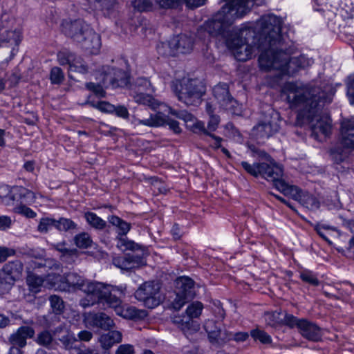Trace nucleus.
<instances>
[{"label": "nucleus", "instance_id": "obj_1", "mask_svg": "<svg viewBox=\"0 0 354 354\" xmlns=\"http://www.w3.org/2000/svg\"><path fill=\"white\" fill-rule=\"evenodd\" d=\"M292 109H296L297 122L302 125L309 124L313 136L318 140L328 136L331 131V120L321 114L319 88H310L295 82H287L283 88Z\"/></svg>", "mask_w": 354, "mask_h": 354}, {"label": "nucleus", "instance_id": "obj_2", "mask_svg": "<svg viewBox=\"0 0 354 354\" xmlns=\"http://www.w3.org/2000/svg\"><path fill=\"white\" fill-rule=\"evenodd\" d=\"M282 20L273 14L265 15L261 17L257 25L261 28L262 35L268 42L269 48L261 53L259 64L265 71H279L280 75H292L297 69L305 68L312 62L305 55L290 57L283 51L275 50L273 46L280 39Z\"/></svg>", "mask_w": 354, "mask_h": 354}, {"label": "nucleus", "instance_id": "obj_3", "mask_svg": "<svg viewBox=\"0 0 354 354\" xmlns=\"http://www.w3.org/2000/svg\"><path fill=\"white\" fill-rule=\"evenodd\" d=\"M268 162H255L250 164L246 161L241 162L244 170L254 177L261 176L268 181L273 183L274 187L286 196L298 201L304 207L310 210H316L319 207V202L316 197L302 192L297 187L290 185L281 179L283 174V168L277 165L273 159L264 151L259 153Z\"/></svg>", "mask_w": 354, "mask_h": 354}, {"label": "nucleus", "instance_id": "obj_4", "mask_svg": "<svg viewBox=\"0 0 354 354\" xmlns=\"http://www.w3.org/2000/svg\"><path fill=\"white\" fill-rule=\"evenodd\" d=\"M84 292L86 297L80 300V304L84 308L99 303L114 308L118 315L125 318L133 319L138 315V310L134 307H127L126 309L121 307L120 297L124 294L122 288L88 281Z\"/></svg>", "mask_w": 354, "mask_h": 354}, {"label": "nucleus", "instance_id": "obj_5", "mask_svg": "<svg viewBox=\"0 0 354 354\" xmlns=\"http://www.w3.org/2000/svg\"><path fill=\"white\" fill-rule=\"evenodd\" d=\"M225 4L221 8L214 19L205 22L197 30V37L204 41L211 36L220 33L225 25L233 20L243 17L254 5V0H224Z\"/></svg>", "mask_w": 354, "mask_h": 354}, {"label": "nucleus", "instance_id": "obj_6", "mask_svg": "<svg viewBox=\"0 0 354 354\" xmlns=\"http://www.w3.org/2000/svg\"><path fill=\"white\" fill-rule=\"evenodd\" d=\"M260 20L261 19L257 21L254 30L248 27L233 29L230 37L226 39L227 47L238 61L245 62L252 57L256 48L250 45L248 41L250 38H254V30L258 32L256 35L258 39L263 40L265 43L259 46L261 49H264L261 53L269 48L268 42L266 41L265 36L262 35L261 28L257 25Z\"/></svg>", "mask_w": 354, "mask_h": 354}, {"label": "nucleus", "instance_id": "obj_7", "mask_svg": "<svg viewBox=\"0 0 354 354\" xmlns=\"http://www.w3.org/2000/svg\"><path fill=\"white\" fill-rule=\"evenodd\" d=\"M135 100L137 102L148 105L153 109H158L156 114L151 115L147 119L136 120V124H142L150 127H156L167 124L174 133H178L181 131L178 122L170 119L168 115H167V113H171L180 118L179 116H181L182 113L178 115L177 112L176 111H173L171 107L164 103L159 102L149 95L140 93L135 97Z\"/></svg>", "mask_w": 354, "mask_h": 354}, {"label": "nucleus", "instance_id": "obj_8", "mask_svg": "<svg viewBox=\"0 0 354 354\" xmlns=\"http://www.w3.org/2000/svg\"><path fill=\"white\" fill-rule=\"evenodd\" d=\"M171 88L180 101L187 105H197L205 93L203 84L198 80L183 78L172 82Z\"/></svg>", "mask_w": 354, "mask_h": 354}, {"label": "nucleus", "instance_id": "obj_9", "mask_svg": "<svg viewBox=\"0 0 354 354\" xmlns=\"http://www.w3.org/2000/svg\"><path fill=\"white\" fill-rule=\"evenodd\" d=\"M46 281L47 286L55 290L71 291L78 289L84 292L88 280L76 273H68L62 277L58 273L51 272L48 274Z\"/></svg>", "mask_w": 354, "mask_h": 354}, {"label": "nucleus", "instance_id": "obj_10", "mask_svg": "<svg viewBox=\"0 0 354 354\" xmlns=\"http://www.w3.org/2000/svg\"><path fill=\"white\" fill-rule=\"evenodd\" d=\"M203 308L202 303L195 301L187 306V316H175L174 317L173 322L178 326L187 338L199 330L200 324L196 321H194L193 318L198 317L202 313Z\"/></svg>", "mask_w": 354, "mask_h": 354}, {"label": "nucleus", "instance_id": "obj_11", "mask_svg": "<svg viewBox=\"0 0 354 354\" xmlns=\"http://www.w3.org/2000/svg\"><path fill=\"white\" fill-rule=\"evenodd\" d=\"M22 39V27L19 20L8 14H3L0 22V41L19 45Z\"/></svg>", "mask_w": 354, "mask_h": 354}, {"label": "nucleus", "instance_id": "obj_12", "mask_svg": "<svg viewBox=\"0 0 354 354\" xmlns=\"http://www.w3.org/2000/svg\"><path fill=\"white\" fill-rule=\"evenodd\" d=\"M23 270V264L19 260L9 261L2 267L0 270V295L10 290L15 283L21 277Z\"/></svg>", "mask_w": 354, "mask_h": 354}, {"label": "nucleus", "instance_id": "obj_13", "mask_svg": "<svg viewBox=\"0 0 354 354\" xmlns=\"http://www.w3.org/2000/svg\"><path fill=\"white\" fill-rule=\"evenodd\" d=\"M160 286L158 283L147 281L142 284L135 292V297L143 303L149 308L158 306L162 300L160 293Z\"/></svg>", "mask_w": 354, "mask_h": 354}, {"label": "nucleus", "instance_id": "obj_14", "mask_svg": "<svg viewBox=\"0 0 354 354\" xmlns=\"http://www.w3.org/2000/svg\"><path fill=\"white\" fill-rule=\"evenodd\" d=\"M176 284L178 291L173 303V306L175 309L179 310L184 306L187 300L193 298L194 292L192 289L194 282L191 278L183 276L177 279Z\"/></svg>", "mask_w": 354, "mask_h": 354}, {"label": "nucleus", "instance_id": "obj_15", "mask_svg": "<svg viewBox=\"0 0 354 354\" xmlns=\"http://www.w3.org/2000/svg\"><path fill=\"white\" fill-rule=\"evenodd\" d=\"M289 324L292 326H296L300 334L308 340L317 342L322 337L320 328L306 319H299L295 317L291 316L290 317Z\"/></svg>", "mask_w": 354, "mask_h": 354}, {"label": "nucleus", "instance_id": "obj_16", "mask_svg": "<svg viewBox=\"0 0 354 354\" xmlns=\"http://www.w3.org/2000/svg\"><path fill=\"white\" fill-rule=\"evenodd\" d=\"M101 75H103L102 82L104 86L110 85L112 88L124 87L129 82V75L125 71L109 66L102 68Z\"/></svg>", "mask_w": 354, "mask_h": 354}, {"label": "nucleus", "instance_id": "obj_17", "mask_svg": "<svg viewBox=\"0 0 354 354\" xmlns=\"http://www.w3.org/2000/svg\"><path fill=\"white\" fill-rule=\"evenodd\" d=\"M89 27L87 24L80 19L73 21L64 20L62 24V32L67 37L78 42L82 40L83 35Z\"/></svg>", "mask_w": 354, "mask_h": 354}, {"label": "nucleus", "instance_id": "obj_18", "mask_svg": "<svg viewBox=\"0 0 354 354\" xmlns=\"http://www.w3.org/2000/svg\"><path fill=\"white\" fill-rule=\"evenodd\" d=\"M82 48L91 54H97L101 48V39L92 28L89 27L83 35L82 40L78 41Z\"/></svg>", "mask_w": 354, "mask_h": 354}, {"label": "nucleus", "instance_id": "obj_19", "mask_svg": "<svg viewBox=\"0 0 354 354\" xmlns=\"http://www.w3.org/2000/svg\"><path fill=\"white\" fill-rule=\"evenodd\" d=\"M95 10L101 12L106 17H114L117 14L116 0H86Z\"/></svg>", "mask_w": 354, "mask_h": 354}, {"label": "nucleus", "instance_id": "obj_20", "mask_svg": "<svg viewBox=\"0 0 354 354\" xmlns=\"http://www.w3.org/2000/svg\"><path fill=\"white\" fill-rule=\"evenodd\" d=\"M341 144L346 149L354 150V120H344L342 122Z\"/></svg>", "mask_w": 354, "mask_h": 354}, {"label": "nucleus", "instance_id": "obj_21", "mask_svg": "<svg viewBox=\"0 0 354 354\" xmlns=\"http://www.w3.org/2000/svg\"><path fill=\"white\" fill-rule=\"evenodd\" d=\"M86 324L109 330L114 326L113 319L104 313H90L85 317Z\"/></svg>", "mask_w": 354, "mask_h": 354}, {"label": "nucleus", "instance_id": "obj_22", "mask_svg": "<svg viewBox=\"0 0 354 354\" xmlns=\"http://www.w3.org/2000/svg\"><path fill=\"white\" fill-rule=\"evenodd\" d=\"M279 130V125L271 122L259 123L252 129V134L257 139L268 138Z\"/></svg>", "mask_w": 354, "mask_h": 354}, {"label": "nucleus", "instance_id": "obj_23", "mask_svg": "<svg viewBox=\"0 0 354 354\" xmlns=\"http://www.w3.org/2000/svg\"><path fill=\"white\" fill-rule=\"evenodd\" d=\"M113 264L122 270H130L145 264L142 257L135 255H127L113 259Z\"/></svg>", "mask_w": 354, "mask_h": 354}, {"label": "nucleus", "instance_id": "obj_24", "mask_svg": "<svg viewBox=\"0 0 354 354\" xmlns=\"http://www.w3.org/2000/svg\"><path fill=\"white\" fill-rule=\"evenodd\" d=\"M169 46L178 53H187L191 51L193 46L192 39L187 35L174 37L169 41Z\"/></svg>", "mask_w": 354, "mask_h": 354}, {"label": "nucleus", "instance_id": "obj_25", "mask_svg": "<svg viewBox=\"0 0 354 354\" xmlns=\"http://www.w3.org/2000/svg\"><path fill=\"white\" fill-rule=\"evenodd\" d=\"M34 335L35 331L31 327L21 326L11 335L10 342L13 346L22 348L26 344L27 338H31Z\"/></svg>", "mask_w": 354, "mask_h": 354}, {"label": "nucleus", "instance_id": "obj_26", "mask_svg": "<svg viewBox=\"0 0 354 354\" xmlns=\"http://www.w3.org/2000/svg\"><path fill=\"white\" fill-rule=\"evenodd\" d=\"M204 328L208 335L209 341L212 344H221L223 343L225 333H222L221 328L216 326L212 319L205 322Z\"/></svg>", "mask_w": 354, "mask_h": 354}, {"label": "nucleus", "instance_id": "obj_27", "mask_svg": "<svg viewBox=\"0 0 354 354\" xmlns=\"http://www.w3.org/2000/svg\"><path fill=\"white\" fill-rule=\"evenodd\" d=\"M36 198L35 194L21 186H17L12 187V195L10 196V199L20 200L21 203H24L28 205H31L35 203Z\"/></svg>", "mask_w": 354, "mask_h": 354}, {"label": "nucleus", "instance_id": "obj_28", "mask_svg": "<svg viewBox=\"0 0 354 354\" xmlns=\"http://www.w3.org/2000/svg\"><path fill=\"white\" fill-rule=\"evenodd\" d=\"M179 117L185 121L187 128L194 133L207 135V130L205 127L204 122L198 120L192 114L183 112L181 116Z\"/></svg>", "mask_w": 354, "mask_h": 354}, {"label": "nucleus", "instance_id": "obj_29", "mask_svg": "<svg viewBox=\"0 0 354 354\" xmlns=\"http://www.w3.org/2000/svg\"><path fill=\"white\" fill-rule=\"evenodd\" d=\"M48 276V274L44 279L36 272H28L26 277V283L28 286L29 290L32 292L37 293L40 292L41 288L43 285L45 287L49 288L46 284V279Z\"/></svg>", "mask_w": 354, "mask_h": 354}, {"label": "nucleus", "instance_id": "obj_30", "mask_svg": "<svg viewBox=\"0 0 354 354\" xmlns=\"http://www.w3.org/2000/svg\"><path fill=\"white\" fill-rule=\"evenodd\" d=\"M122 340V333L117 330H111L107 333L103 334L100 337L101 346L104 349H109L115 343Z\"/></svg>", "mask_w": 354, "mask_h": 354}, {"label": "nucleus", "instance_id": "obj_31", "mask_svg": "<svg viewBox=\"0 0 354 354\" xmlns=\"http://www.w3.org/2000/svg\"><path fill=\"white\" fill-rule=\"evenodd\" d=\"M160 8L168 9L171 8L179 0H154ZM207 0H185L187 6L196 8L203 6Z\"/></svg>", "mask_w": 354, "mask_h": 354}, {"label": "nucleus", "instance_id": "obj_32", "mask_svg": "<svg viewBox=\"0 0 354 354\" xmlns=\"http://www.w3.org/2000/svg\"><path fill=\"white\" fill-rule=\"evenodd\" d=\"M213 94L217 104L221 107L227 101V98L230 97L228 88L225 84H219L213 88Z\"/></svg>", "mask_w": 354, "mask_h": 354}, {"label": "nucleus", "instance_id": "obj_33", "mask_svg": "<svg viewBox=\"0 0 354 354\" xmlns=\"http://www.w3.org/2000/svg\"><path fill=\"white\" fill-rule=\"evenodd\" d=\"M86 103L103 113H113L115 110L114 105L106 101L95 100L93 95L88 97Z\"/></svg>", "mask_w": 354, "mask_h": 354}, {"label": "nucleus", "instance_id": "obj_34", "mask_svg": "<svg viewBox=\"0 0 354 354\" xmlns=\"http://www.w3.org/2000/svg\"><path fill=\"white\" fill-rule=\"evenodd\" d=\"M109 221L114 226L118 227L119 235H126L130 230V224L116 216H111L109 218Z\"/></svg>", "mask_w": 354, "mask_h": 354}, {"label": "nucleus", "instance_id": "obj_35", "mask_svg": "<svg viewBox=\"0 0 354 354\" xmlns=\"http://www.w3.org/2000/svg\"><path fill=\"white\" fill-rule=\"evenodd\" d=\"M84 218L87 223L93 227L102 230L106 226V221L102 220L100 217H99L96 214L87 212L84 213Z\"/></svg>", "mask_w": 354, "mask_h": 354}, {"label": "nucleus", "instance_id": "obj_36", "mask_svg": "<svg viewBox=\"0 0 354 354\" xmlns=\"http://www.w3.org/2000/svg\"><path fill=\"white\" fill-rule=\"evenodd\" d=\"M100 75V77H99V79L100 80L101 84H95L93 82H89L86 84V87L88 90L93 92V95L95 97L98 98H102L105 97L106 92L102 86V85H104L102 82L103 75H101V74Z\"/></svg>", "mask_w": 354, "mask_h": 354}, {"label": "nucleus", "instance_id": "obj_37", "mask_svg": "<svg viewBox=\"0 0 354 354\" xmlns=\"http://www.w3.org/2000/svg\"><path fill=\"white\" fill-rule=\"evenodd\" d=\"M222 108L227 110L232 114L237 115H241L242 111L241 105L232 97L227 98V101L223 104Z\"/></svg>", "mask_w": 354, "mask_h": 354}, {"label": "nucleus", "instance_id": "obj_38", "mask_svg": "<svg viewBox=\"0 0 354 354\" xmlns=\"http://www.w3.org/2000/svg\"><path fill=\"white\" fill-rule=\"evenodd\" d=\"M12 195V187L10 188L6 185H0V203H4L6 205H10L13 200L10 199Z\"/></svg>", "mask_w": 354, "mask_h": 354}, {"label": "nucleus", "instance_id": "obj_39", "mask_svg": "<svg viewBox=\"0 0 354 354\" xmlns=\"http://www.w3.org/2000/svg\"><path fill=\"white\" fill-rule=\"evenodd\" d=\"M75 60L73 61L69 66L70 71L78 72L80 73H86L88 71V67L85 65L82 59L75 55Z\"/></svg>", "mask_w": 354, "mask_h": 354}, {"label": "nucleus", "instance_id": "obj_40", "mask_svg": "<svg viewBox=\"0 0 354 354\" xmlns=\"http://www.w3.org/2000/svg\"><path fill=\"white\" fill-rule=\"evenodd\" d=\"M250 335L254 340H259L262 344H270L272 342L271 337L265 331L259 329L252 330Z\"/></svg>", "mask_w": 354, "mask_h": 354}, {"label": "nucleus", "instance_id": "obj_41", "mask_svg": "<svg viewBox=\"0 0 354 354\" xmlns=\"http://www.w3.org/2000/svg\"><path fill=\"white\" fill-rule=\"evenodd\" d=\"M57 59L61 65L68 64L69 66L73 61H75V55L67 50L59 52L57 54Z\"/></svg>", "mask_w": 354, "mask_h": 354}, {"label": "nucleus", "instance_id": "obj_42", "mask_svg": "<svg viewBox=\"0 0 354 354\" xmlns=\"http://www.w3.org/2000/svg\"><path fill=\"white\" fill-rule=\"evenodd\" d=\"M75 227V223L70 219L61 218L59 220H55V228L60 231H66Z\"/></svg>", "mask_w": 354, "mask_h": 354}, {"label": "nucleus", "instance_id": "obj_43", "mask_svg": "<svg viewBox=\"0 0 354 354\" xmlns=\"http://www.w3.org/2000/svg\"><path fill=\"white\" fill-rule=\"evenodd\" d=\"M300 278L306 283H308L313 286H318L319 280L317 276L310 270H304L300 272Z\"/></svg>", "mask_w": 354, "mask_h": 354}, {"label": "nucleus", "instance_id": "obj_44", "mask_svg": "<svg viewBox=\"0 0 354 354\" xmlns=\"http://www.w3.org/2000/svg\"><path fill=\"white\" fill-rule=\"evenodd\" d=\"M133 6L140 12L150 11L153 9V3L151 0H133Z\"/></svg>", "mask_w": 354, "mask_h": 354}, {"label": "nucleus", "instance_id": "obj_45", "mask_svg": "<svg viewBox=\"0 0 354 354\" xmlns=\"http://www.w3.org/2000/svg\"><path fill=\"white\" fill-rule=\"evenodd\" d=\"M75 242L77 247L87 248L91 245L92 241L88 234L82 233L75 236Z\"/></svg>", "mask_w": 354, "mask_h": 354}, {"label": "nucleus", "instance_id": "obj_46", "mask_svg": "<svg viewBox=\"0 0 354 354\" xmlns=\"http://www.w3.org/2000/svg\"><path fill=\"white\" fill-rule=\"evenodd\" d=\"M53 227H55V219L51 218H44L41 219L38 225V230L40 232H47Z\"/></svg>", "mask_w": 354, "mask_h": 354}, {"label": "nucleus", "instance_id": "obj_47", "mask_svg": "<svg viewBox=\"0 0 354 354\" xmlns=\"http://www.w3.org/2000/svg\"><path fill=\"white\" fill-rule=\"evenodd\" d=\"M248 333L246 332H238L236 333H225L223 342L231 339H234L236 342H244L248 339Z\"/></svg>", "mask_w": 354, "mask_h": 354}, {"label": "nucleus", "instance_id": "obj_48", "mask_svg": "<svg viewBox=\"0 0 354 354\" xmlns=\"http://www.w3.org/2000/svg\"><path fill=\"white\" fill-rule=\"evenodd\" d=\"M50 303L53 311L59 314L64 309V302L62 299L56 295H52L50 297Z\"/></svg>", "mask_w": 354, "mask_h": 354}, {"label": "nucleus", "instance_id": "obj_49", "mask_svg": "<svg viewBox=\"0 0 354 354\" xmlns=\"http://www.w3.org/2000/svg\"><path fill=\"white\" fill-rule=\"evenodd\" d=\"M117 245L121 250H135L138 248V244L124 238H120L118 242Z\"/></svg>", "mask_w": 354, "mask_h": 354}, {"label": "nucleus", "instance_id": "obj_50", "mask_svg": "<svg viewBox=\"0 0 354 354\" xmlns=\"http://www.w3.org/2000/svg\"><path fill=\"white\" fill-rule=\"evenodd\" d=\"M14 212L15 213L24 215L27 218H34L37 215L36 213L32 209L21 204L17 205L14 208Z\"/></svg>", "mask_w": 354, "mask_h": 354}, {"label": "nucleus", "instance_id": "obj_51", "mask_svg": "<svg viewBox=\"0 0 354 354\" xmlns=\"http://www.w3.org/2000/svg\"><path fill=\"white\" fill-rule=\"evenodd\" d=\"M50 81L53 84H60L64 80V74L61 68L59 67H54L51 69Z\"/></svg>", "mask_w": 354, "mask_h": 354}, {"label": "nucleus", "instance_id": "obj_52", "mask_svg": "<svg viewBox=\"0 0 354 354\" xmlns=\"http://www.w3.org/2000/svg\"><path fill=\"white\" fill-rule=\"evenodd\" d=\"M53 340V336L51 333L48 330L41 332L37 338V342L41 345H48Z\"/></svg>", "mask_w": 354, "mask_h": 354}, {"label": "nucleus", "instance_id": "obj_53", "mask_svg": "<svg viewBox=\"0 0 354 354\" xmlns=\"http://www.w3.org/2000/svg\"><path fill=\"white\" fill-rule=\"evenodd\" d=\"M220 122V119L218 115H209V120L207 124V135L211 134L210 132H213L216 130L218 125Z\"/></svg>", "mask_w": 354, "mask_h": 354}, {"label": "nucleus", "instance_id": "obj_54", "mask_svg": "<svg viewBox=\"0 0 354 354\" xmlns=\"http://www.w3.org/2000/svg\"><path fill=\"white\" fill-rule=\"evenodd\" d=\"M335 230V227H330L329 225H319L316 227V231L317 234L323 238L325 241H326L328 243L331 244V241L327 238V236L325 233V231L327 230Z\"/></svg>", "mask_w": 354, "mask_h": 354}, {"label": "nucleus", "instance_id": "obj_55", "mask_svg": "<svg viewBox=\"0 0 354 354\" xmlns=\"http://www.w3.org/2000/svg\"><path fill=\"white\" fill-rule=\"evenodd\" d=\"M13 220L6 215L0 216V230H6L12 226Z\"/></svg>", "mask_w": 354, "mask_h": 354}, {"label": "nucleus", "instance_id": "obj_56", "mask_svg": "<svg viewBox=\"0 0 354 354\" xmlns=\"http://www.w3.org/2000/svg\"><path fill=\"white\" fill-rule=\"evenodd\" d=\"M113 113H115L118 117L123 119H127L129 115V111L127 107L122 105L115 106Z\"/></svg>", "mask_w": 354, "mask_h": 354}, {"label": "nucleus", "instance_id": "obj_57", "mask_svg": "<svg viewBox=\"0 0 354 354\" xmlns=\"http://www.w3.org/2000/svg\"><path fill=\"white\" fill-rule=\"evenodd\" d=\"M14 254V250L0 246V262L5 261L9 257Z\"/></svg>", "mask_w": 354, "mask_h": 354}, {"label": "nucleus", "instance_id": "obj_58", "mask_svg": "<svg viewBox=\"0 0 354 354\" xmlns=\"http://www.w3.org/2000/svg\"><path fill=\"white\" fill-rule=\"evenodd\" d=\"M134 348L131 344H122L120 345L115 354H134Z\"/></svg>", "mask_w": 354, "mask_h": 354}, {"label": "nucleus", "instance_id": "obj_59", "mask_svg": "<svg viewBox=\"0 0 354 354\" xmlns=\"http://www.w3.org/2000/svg\"><path fill=\"white\" fill-rule=\"evenodd\" d=\"M347 95L351 104H354V80H350L347 84Z\"/></svg>", "mask_w": 354, "mask_h": 354}, {"label": "nucleus", "instance_id": "obj_60", "mask_svg": "<svg viewBox=\"0 0 354 354\" xmlns=\"http://www.w3.org/2000/svg\"><path fill=\"white\" fill-rule=\"evenodd\" d=\"M92 333L87 330H82L78 333V337L82 341L88 342L92 338Z\"/></svg>", "mask_w": 354, "mask_h": 354}, {"label": "nucleus", "instance_id": "obj_61", "mask_svg": "<svg viewBox=\"0 0 354 354\" xmlns=\"http://www.w3.org/2000/svg\"><path fill=\"white\" fill-rule=\"evenodd\" d=\"M171 232L174 239H179L181 236L180 230L178 225H174Z\"/></svg>", "mask_w": 354, "mask_h": 354}, {"label": "nucleus", "instance_id": "obj_62", "mask_svg": "<svg viewBox=\"0 0 354 354\" xmlns=\"http://www.w3.org/2000/svg\"><path fill=\"white\" fill-rule=\"evenodd\" d=\"M76 354H98L95 351L89 348H75Z\"/></svg>", "mask_w": 354, "mask_h": 354}, {"label": "nucleus", "instance_id": "obj_63", "mask_svg": "<svg viewBox=\"0 0 354 354\" xmlns=\"http://www.w3.org/2000/svg\"><path fill=\"white\" fill-rule=\"evenodd\" d=\"M24 168L29 172H32L35 169V163L32 161L26 162L24 165Z\"/></svg>", "mask_w": 354, "mask_h": 354}, {"label": "nucleus", "instance_id": "obj_64", "mask_svg": "<svg viewBox=\"0 0 354 354\" xmlns=\"http://www.w3.org/2000/svg\"><path fill=\"white\" fill-rule=\"evenodd\" d=\"M344 225L349 228L352 232H354V218L351 220L344 221Z\"/></svg>", "mask_w": 354, "mask_h": 354}]
</instances>
